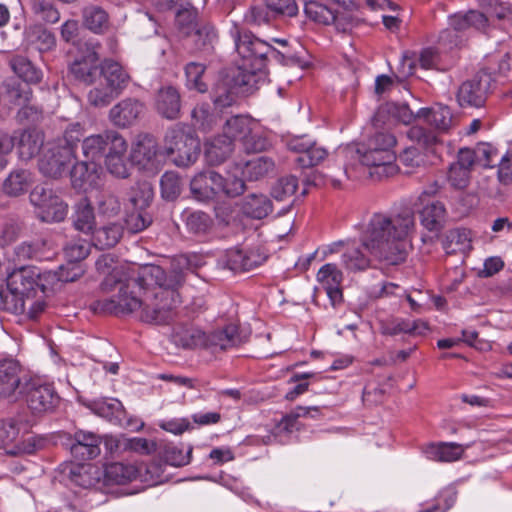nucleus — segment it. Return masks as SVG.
I'll list each match as a JSON object with an SVG mask.
<instances>
[{
    "instance_id": "obj_9",
    "label": "nucleus",
    "mask_w": 512,
    "mask_h": 512,
    "mask_svg": "<svg viewBox=\"0 0 512 512\" xmlns=\"http://www.w3.org/2000/svg\"><path fill=\"white\" fill-rule=\"evenodd\" d=\"M19 394L23 395L29 409L35 414L52 412L60 401L54 386L39 378L25 380Z\"/></svg>"
},
{
    "instance_id": "obj_7",
    "label": "nucleus",
    "mask_w": 512,
    "mask_h": 512,
    "mask_svg": "<svg viewBox=\"0 0 512 512\" xmlns=\"http://www.w3.org/2000/svg\"><path fill=\"white\" fill-rule=\"evenodd\" d=\"M245 190V183L241 178H224L219 173L208 170L196 174L190 181V191L198 201H210L223 195L234 198Z\"/></svg>"
},
{
    "instance_id": "obj_17",
    "label": "nucleus",
    "mask_w": 512,
    "mask_h": 512,
    "mask_svg": "<svg viewBox=\"0 0 512 512\" xmlns=\"http://www.w3.org/2000/svg\"><path fill=\"white\" fill-rule=\"evenodd\" d=\"M102 469L105 488L129 484L140 477L142 471V467L124 462L107 463Z\"/></svg>"
},
{
    "instance_id": "obj_56",
    "label": "nucleus",
    "mask_w": 512,
    "mask_h": 512,
    "mask_svg": "<svg viewBox=\"0 0 512 512\" xmlns=\"http://www.w3.org/2000/svg\"><path fill=\"white\" fill-rule=\"evenodd\" d=\"M161 195L165 200L173 201L181 193V181L177 173L165 172L160 179Z\"/></svg>"
},
{
    "instance_id": "obj_41",
    "label": "nucleus",
    "mask_w": 512,
    "mask_h": 512,
    "mask_svg": "<svg viewBox=\"0 0 512 512\" xmlns=\"http://www.w3.org/2000/svg\"><path fill=\"white\" fill-rule=\"evenodd\" d=\"M82 15L84 26L96 34L104 33L109 27L108 13L100 6H87Z\"/></svg>"
},
{
    "instance_id": "obj_62",
    "label": "nucleus",
    "mask_w": 512,
    "mask_h": 512,
    "mask_svg": "<svg viewBox=\"0 0 512 512\" xmlns=\"http://www.w3.org/2000/svg\"><path fill=\"white\" fill-rule=\"evenodd\" d=\"M129 213L125 218V224L129 232L139 233L145 230L152 223V217L148 214L145 209L138 210Z\"/></svg>"
},
{
    "instance_id": "obj_8",
    "label": "nucleus",
    "mask_w": 512,
    "mask_h": 512,
    "mask_svg": "<svg viewBox=\"0 0 512 512\" xmlns=\"http://www.w3.org/2000/svg\"><path fill=\"white\" fill-rule=\"evenodd\" d=\"M29 200L36 217L42 222H61L67 215V204L51 188L35 186L29 194Z\"/></svg>"
},
{
    "instance_id": "obj_54",
    "label": "nucleus",
    "mask_w": 512,
    "mask_h": 512,
    "mask_svg": "<svg viewBox=\"0 0 512 512\" xmlns=\"http://www.w3.org/2000/svg\"><path fill=\"white\" fill-rule=\"evenodd\" d=\"M481 8L492 18L512 23V4L500 0H483Z\"/></svg>"
},
{
    "instance_id": "obj_21",
    "label": "nucleus",
    "mask_w": 512,
    "mask_h": 512,
    "mask_svg": "<svg viewBox=\"0 0 512 512\" xmlns=\"http://www.w3.org/2000/svg\"><path fill=\"white\" fill-rule=\"evenodd\" d=\"M69 475L73 483L85 489L95 488L102 490L105 488L103 469L97 465H77L71 468Z\"/></svg>"
},
{
    "instance_id": "obj_53",
    "label": "nucleus",
    "mask_w": 512,
    "mask_h": 512,
    "mask_svg": "<svg viewBox=\"0 0 512 512\" xmlns=\"http://www.w3.org/2000/svg\"><path fill=\"white\" fill-rule=\"evenodd\" d=\"M274 167L275 163L272 158L260 156L246 163L244 173L250 180H258L273 171Z\"/></svg>"
},
{
    "instance_id": "obj_51",
    "label": "nucleus",
    "mask_w": 512,
    "mask_h": 512,
    "mask_svg": "<svg viewBox=\"0 0 512 512\" xmlns=\"http://www.w3.org/2000/svg\"><path fill=\"white\" fill-rule=\"evenodd\" d=\"M119 95V92L100 81L88 92L87 99L91 106L100 108L108 106Z\"/></svg>"
},
{
    "instance_id": "obj_22",
    "label": "nucleus",
    "mask_w": 512,
    "mask_h": 512,
    "mask_svg": "<svg viewBox=\"0 0 512 512\" xmlns=\"http://www.w3.org/2000/svg\"><path fill=\"white\" fill-rule=\"evenodd\" d=\"M238 75L230 79L228 77L219 80L212 88L211 99L216 109L223 110L233 106L237 102V87L246 86L237 82Z\"/></svg>"
},
{
    "instance_id": "obj_4",
    "label": "nucleus",
    "mask_w": 512,
    "mask_h": 512,
    "mask_svg": "<svg viewBox=\"0 0 512 512\" xmlns=\"http://www.w3.org/2000/svg\"><path fill=\"white\" fill-rule=\"evenodd\" d=\"M230 35L239 56L237 82L241 84L251 85L254 76L265 73L271 61L282 65L293 62V56L289 51L277 50L268 42L256 37L250 31L240 29L237 25L231 28Z\"/></svg>"
},
{
    "instance_id": "obj_33",
    "label": "nucleus",
    "mask_w": 512,
    "mask_h": 512,
    "mask_svg": "<svg viewBox=\"0 0 512 512\" xmlns=\"http://www.w3.org/2000/svg\"><path fill=\"white\" fill-rule=\"evenodd\" d=\"M446 215L444 204L440 201H432L420 211V222L427 230L437 232L443 228Z\"/></svg>"
},
{
    "instance_id": "obj_43",
    "label": "nucleus",
    "mask_w": 512,
    "mask_h": 512,
    "mask_svg": "<svg viewBox=\"0 0 512 512\" xmlns=\"http://www.w3.org/2000/svg\"><path fill=\"white\" fill-rule=\"evenodd\" d=\"M422 324L424 329L427 326L418 321H410L403 318H392L380 323V332L383 335L396 336L401 333L414 334L419 329V325Z\"/></svg>"
},
{
    "instance_id": "obj_35",
    "label": "nucleus",
    "mask_w": 512,
    "mask_h": 512,
    "mask_svg": "<svg viewBox=\"0 0 512 512\" xmlns=\"http://www.w3.org/2000/svg\"><path fill=\"white\" fill-rule=\"evenodd\" d=\"M443 249L447 254L465 253L471 249L470 231L466 228L449 230L443 240Z\"/></svg>"
},
{
    "instance_id": "obj_12",
    "label": "nucleus",
    "mask_w": 512,
    "mask_h": 512,
    "mask_svg": "<svg viewBox=\"0 0 512 512\" xmlns=\"http://www.w3.org/2000/svg\"><path fill=\"white\" fill-rule=\"evenodd\" d=\"M74 158L71 148L49 143L39 159V170L44 176L57 179L68 172Z\"/></svg>"
},
{
    "instance_id": "obj_31",
    "label": "nucleus",
    "mask_w": 512,
    "mask_h": 512,
    "mask_svg": "<svg viewBox=\"0 0 512 512\" xmlns=\"http://www.w3.org/2000/svg\"><path fill=\"white\" fill-rule=\"evenodd\" d=\"M25 42L29 48L40 53L51 51L56 46L55 35L41 25L30 26L25 30Z\"/></svg>"
},
{
    "instance_id": "obj_13",
    "label": "nucleus",
    "mask_w": 512,
    "mask_h": 512,
    "mask_svg": "<svg viewBox=\"0 0 512 512\" xmlns=\"http://www.w3.org/2000/svg\"><path fill=\"white\" fill-rule=\"evenodd\" d=\"M162 155L156 138L151 134H140L133 143L130 160L141 169H156L159 164L158 156Z\"/></svg>"
},
{
    "instance_id": "obj_63",
    "label": "nucleus",
    "mask_w": 512,
    "mask_h": 512,
    "mask_svg": "<svg viewBox=\"0 0 512 512\" xmlns=\"http://www.w3.org/2000/svg\"><path fill=\"white\" fill-rule=\"evenodd\" d=\"M477 163L485 168H493L499 160L497 148L489 143H479L475 147Z\"/></svg>"
},
{
    "instance_id": "obj_61",
    "label": "nucleus",
    "mask_w": 512,
    "mask_h": 512,
    "mask_svg": "<svg viewBox=\"0 0 512 512\" xmlns=\"http://www.w3.org/2000/svg\"><path fill=\"white\" fill-rule=\"evenodd\" d=\"M90 253V243L86 240L71 241L64 247V255L68 262L78 264Z\"/></svg>"
},
{
    "instance_id": "obj_39",
    "label": "nucleus",
    "mask_w": 512,
    "mask_h": 512,
    "mask_svg": "<svg viewBox=\"0 0 512 512\" xmlns=\"http://www.w3.org/2000/svg\"><path fill=\"white\" fill-rule=\"evenodd\" d=\"M242 211L251 218L263 219L272 212V203L267 196L252 193L244 198Z\"/></svg>"
},
{
    "instance_id": "obj_27",
    "label": "nucleus",
    "mask_w": 512,
    "mask_h": 512,
    "mask_svg": "<svg viewBox=\"0 0 512 512\" xmlns=\"http://www.w3.org/2000/svg\"><path fill=\"white\" fill-rule=\"evenodd\" d=\"M17 149L19 158L29 161L40 152L44 144V135L36 129H25L19 131L17 136Z\"/></svg>"
},
{
    "instance_id": "obj_2",
    "label": "nucleus",
    "mask_w": 512,
    "mask_h": 512,
    "mask_svg": "<svg viewBox=\"0 0 512 512\" xmlns=\"http://www.w3.org/2000/svg\"><path fill=\"white\" fill-rule=\"evenodd\" d=\"M412 213L403 212L393 217L377 213L369 221L362 245L378 261L397 266L408 257L407 236L414 229Z\"/></svg>"
},
{
    "instance_id": "obj_3",
    "label": "nucleus",
    "mask_w": 512,
    "mask_h": 512,
    "mask_svg": "<svg viewBox=\"0 0 512 512\" xmlns=\"http://www.w3.org/2000/svg\"><path fill=\"white\" fill-rule=\"evenodd\" d=\"M396 137L388 131H376L365 142L355 146H340L335 151V161L342 166L343 173L348 179L350 174L351 160L357 158L359 162L374 171L378 178L389 177L397 172L396 154L394 147Z\"/></svg>"
},
{
    "instance_id": "obj_40",
    "label": "nucleus",
    "mask_w": 512,
    "mask_h": 512,
    "mask_svg": "<svg viewBox=\"0 0 512 512\" xmlns=\"http://www.w3.org/2000/svg\"><path fill=\"white\" fill-rule=\"evenodd\" d=\"M158 453L167 464L181 467L190 463L192 448L188 447L185 451L182 445L160 443Z\"/></svg>"
},
{
    "instance_id": "obj_11",
    "label": "nucleus",
    "mask_w": 512,
    "mask_h": 512,
    "mask_svg": "<svg viewBox=\"0 0 512 512\" xmlns=\"http://www.w3.org/2000/svg\"><path fill=\"white\" fill-rule=\"evenodd\" d=\"M191 338L192 345L213 351L231 349L242 342L239 327L235 324H228L211 332L195 331Z\"/></svg>"
},
{
    "instance_id": "obj_10",
    "label": "nucleus",
    "mask_w": 512,
    "mask_h": 512,
    "mask_svg": "<svg viewBox=\"0 0 512 512\" xmlns=\"http://www.w3.org/2000/svg\"><path fill=\"white\" fill-rule=\"evenodd\" d=\"M494 78L491 73L481 70L472 79L463 82L457 92V101L462 108L484 106L492 89Z\"/></svg>"
},
{
    "instance_id": "obj_55",
    "label": "nucleus",
    "mask_w": 512,
    "mask_h": 512,
    "mask_svg": "<svg viewBox=\"0 0 512 512\" xmlns=\"http://www.w3.org/2000/svg\"><path fill=\"white\" fill-rule=\"evenodd\" d=\"M342 263L349 271H362L369 267V258L360 248H348L342 255Z\"/></svg>"
},
{
    "instance_id": "obj_37",
    "label": "nucleus",
    "mask_w": 512,
    "mask_h": 512,
    "mask_svg": "<svg viewBox=\"0 0 512 512\" xmlns=\"http://www.w3.org/2000/svg\"><path fill=\"white\" fill-rule=\"evenodd\" d=\"M386 116L393 118L397 122H401L405 125L411 124L416 118L417 113L414 114L407 104H400L395 102H389L381 106L375 114L377 122H384Z\"/></svg>"
},
{
    "instance_id": "obj_29",
    "label": "nucleus",
    "mask_w": 512,
    "mask_h": 512,
    "mask_svg": "<svg viewBox=\"0 0 512 512\" xmlns=\"http://www.w3.org/2000/svg\"><path fill=\"white\" fill-rule=\"evenodd\" d=\"M33 182L34 177L30 170L16 168L4 180L3 191L10 197H18L25 194Z\"/></svg>"
},
{
    "instance_id": "obj_57",
    "label": "nucleus",
    "mask_w": 512,
    "mask_h": 512,
    "mask_svg": "<svg viewBox=\"0 0 512 512\" xmlns=\"http://www.w3.org/2000/svg\"><path fill=\"white\" fill-rule=\"evenodd\" d=\"M33 13L46 23L54 24L59 21L60 13L50 0H32Z\"/></svg>"
},
{
    "instance_id": "obj_48",
    "label": "nucleus",
    "mask_w": 512,
    "mask_h": 512,
    "mask_svg": "<svg viewBox=\"0 0 512 512\" xmlns=\"http://www.w3.org/2000/svg\"><path fill=\"white\" fill-rule=\"evenodd\" d=\"M106 143V131L101 134L91 135L83 139L82 151L87 160L96 162L104 157Z\"/></svg>"
},
{
    "instance_id": "obj_32",
    "label": "nucleus",
    "mask_w": 512,
    "mask_h": 512,
    "mask_svg": "<svg viewBox=\"0 0 512 512\" xmlns=\"http://www.w3.org/2000/svg\"><path fill=\"white\" fill-rule=\"evenodd\" d=\"M234 150V143L224 134L214 137L206 144L205 157L210 165L225 162Z\"/></svg>"
},
{
    "instance_id": "obj_25",
    "label": "nucleus",
    "mask_w": 512,
    "mask_h": 512,
    "mask_svg": "<svg viewBox=\"0 0 512 512\" xmlns=\"http://www.w3.org/2000/svg\"><path fill=\"white\" fill-rule=\"evenodd\" d=\"M73 227L85 234L92 235L96 228L94 208L87 197L81 198L75 205L71 216Z\"/></svg>"
},
{
    "instance_id": "obj_36",
    "label": "nucleus",
    "mask_w": 512,
    "mask_h": 512,
    "mask_svg": "<svg viewBox=\"0 0 512 512\" xmlns=\"http://www.w3.org/2000/svg\"><path fill=\"white\" fill-rule=\"evenodd\" d=\"M13 72L23 81L29 84H37L42 80L43 73L27 57L13 56L9 61Z\"/></svg>"
},
{
    "instance_id": "obj_59",
    "label": "nucleus",
    "mask_w": 512,
    "mask_h": 512,
    "mask_svg": "<svg viewBox=\"0 0 512 512\" xmlns=\"http://www.w3.org/2000/svg\"><path fill=\"white\" fill-rule=\"evenodd\" d=\"M84 136V127L76 122L67 126L64 131L63 137L57 139L53 143L60 144L64 146V148H71L72 155H75V148L78 143Z\"/></svg>"
},
{
    "instance_id": "obj_6",
    "label": "nucleus",
    "mask_w": 512,
    "mask_h": 512,
    "mask_svg": "<svg viewBox=\"0 0 512 512\" xmlns=\"http://www.w3.org/2000/svg\"><path fill=\"white\" fill-rule=\"evenodd\" d=\"M201 151L200 140L188 126L177 123L167 129L161 154L180 168L193 165Z\"/></svg>"
},
{
    "instance_id": "obj_38",
    "label": "nucleus",
    "mask_w": 512,
    "mask_h": 512,
    "mask_svg": "<svg viewBox=\"0 0 512 512\" xmlns=\"http://www.w3.org/2000/svg\"><path fill=\"white\" fill-rule=\"evenodd\" d=\"M253 120L246 115H235L226 120L223 126V134L234 143L242 142L253 129Z\"/></svg>"
},
{
    "instance_id": "obj_5",
    "label": "nucleus",
    "mask_w": 512,
    "mask_h": 512,
    "mask_svg": "<svg viewBox=\"0 0 512 512\" xmlns=\"http://www.w3.org/2000/svg\"><path fill=\"white\" fill-rule=\"evenodd\" d=\"M51 272L35 266L13 270L6 279V290L0 287V305L7 312L23 314L26 302L50 290Z\"/></svg>"
},
{
    "instance_id": "obj_28",
    "label": "nucleus",
    "mask_w": 512,
    "mask_h": 512,
    "mask_svg": "<svg viewBox=\"0 0 512 512\" xmlns=\"http://www.w3.org/2000/svg\"><path fill=\"white\" fill-rule=\"evenodd\" d=\"M417 116L441 132L449 130L453 119L450 108L442 104L421 108L418 110Z\"/></svg>"
},
{
    "instance_id": "obj_52",
    "label": "nucleus",
    "mask_w": 512,
    "mask_h": 512,
    "mask_svg": "<svg viewBox=\"0 0 512 512\" xmlns=\"http://www.w3.org/2000/svg\"><path fill=\"white\" fill-rule=\"evenodd\" d=\"M305 15L312 21L328 25L335 21L334 12L317 1H307L304 5Z\"/></svg>"
},
{
    "instance_id": "obj_16",
    "label": "nucleus",
    "mask_w": 512,
    "mask_h": 512,
    "mask_svg": "<svg viewBox=\"0 0 512 512\" xmlns=\"http://www.w3.org/2000/svg\"><path fill=\"white\" fill-rule=\"evenodd\" d=\"M144 108V104L138 99L126 98L110 109L109 119L117 127H130L139 119Z\"/></svg>"
},
{
    "instance_id": "obj_23",
    "label": "nucleus",
    "mask_w": 512,
    "mask_h": 512,
    "mask_svg": "<svg viewBox=\"0 0 512 512\" xmlns=\"http://www.w3.org/2000/svg\"><path fill=\"white\" fill-rule=\"evenodd\" d=\"M469 445H462L455 442H439L428 444L423 452L432 461L454 462L462 458Z\"/></svg>"
},
{
    "instance_id": "obj_1",
    "label": "nucleus",
    "mask_w": 512,
    "mask_h": 512,
    "mask_svg": "<svg viewBox=\"0 0 512 512\" xmlns=\"http://www.w3.org/2000/svg\"><path fill=\"white\" fill-rule=\"evenodd\" d=\"M120 274L119 269H113L100 285L103 292L117 289L118 294L93 301L92 311L120 316L140 310V319L146 323L165 324L172 320L174 309L180 304L179 274L167 275L158 265L141 266L124 280Z\"/></svg>"
},
{
    "instance_id": "obj_46",
    "label": "nucleus",
    "mask_w": 512,
    "mask_h": 512,
    "mask_svg": "<svg viewBox=\"0 0 512 512\" xmlns=\"http://www.w3.org/2000/svg\"><path fill=\"white\" fill-rule=\"evenodd\" d=\"M95 204L99 216L104 218H113L121 211V203L118 197L110 191H99Z\"/></svg>"
},
{
    "instance_id": "obj_44",
    "label": "nucleus",
    "mask_w": 512,
    "mask_h": 512,
    "mask_svg": "<svg viewBox=\"0 0 512 512\" xmlns=\"http://www.w3.org/2000/svg\"><path fill=\"white\" fill-rule=\"evenodd\" d=\"M95 245L99 249H109L114 247L123 235V227L119 223H110L99 229H95L94 233Z\"/></svg>"
},
{
    "instance_id": "obj_45",
    "label": "nucleus",
    "mask_w": 512,
    "mask_h": 512,
    "mask_svg": "<svg viewBox=\"0 0 512 512\" xmlns=\"http://www.w3.org/2000/svg\"><path fill=\"white\" fill-rule=\"evenodd\" d=\"M186 77V86L190 90H196L199 93L208 91V85L202 80L206 71V65L200 62H189L184 68Z\"/></svg>"
},
{
    "instance_id": "obj_26",
    "label": "nucleus",
    "mask_w": 512,
    "mask_h": 512,
    "mask_svg": "<svg viewBox=\"0 0 512 512\" xmlns=\"http://www.w3.org/2000/svg\"><path fill=\"white\" fill-rule=\"evenodd\" d=\"M98 77L106 85L121 93L128 85L130 76L124 68L113 60H105L100 65Z\"/></svg>"
},
{
    "instance_id": "obj_24",
    "label": "nucleus",
    "mask_w": 512,
    "mask_h": 512,
    "mask_svg": "<svg viewBox=\"0 0 512 512\" xmlns=\"http://www.w3.org/2000/svg\"><path fill=\"white\" fill-rule=\"evenodd\" d=\"M155 105L162 117L169 120L177 119L181 110L179 91L173 86L162 87L157 93Z\"/></svg>"
},
{
    "instance_id": "obj_14",
    "label": "nucleus",
    "mask_w": 512,
    "mask_h": 512,
    "mask_svg": "<svg viewBox=\"0 0 512 512\" xmlns=\"http://www.w3.org/2000/svg\"><path fill=\"white\" fill-rule=\"evenodd\" d=\"M69 441L70 453L77 461H88L101 453V437L93 432L77 430Z\"/></svg>"
},
{
    "instance_id": "obj_47",
    "label": "nucleus",
    "mask_w": 512,
    "mask_h": 512,
    "mask_svg": "<svg viewBox=\"0 0 512 512\" xmlns=\"http://www.w3.org/2000/svg\"><path fill=\"white\" fill-rule=\"evenodd\" d=\"M153 199V190L148 182H137L128 192V201L134 209L143 210Z\"/></svg>"
},
{
    "instance_id": "obj_49",
    "label": "nucleus",
    "mask_w": 512,
    "mask_h": 512,
    "mask_svg": "<svg viewBox=\"0 0 512 512\" xmlns=\"http://www.w3.org/2000/svg\"><path fill=\"white\" fill-rule=\"evenodd\" d=\"M193 126L203 132H208L216 125L217 117L211 111L208 103H200L191 112Z\"/></svg>"
},
{
    "instance_id": "obj_15",
    "label": "nucleus",
    "mask_w": 512,
    "mask_h": 512,
    "mask_svg": "<svg viewBox=\"0 0 512 512\" xmlns=\"http://www.w3.org/2000/svg\"><path fill=\"white\" fill-rule=\"evenodd\" d=\"M288 148L298 154L295 161L302 168L316 166L328 157V151L324 147L305 137L290 140Z\"/></svg>"
},
{
    "instance_id": "obj_34",
    "label": "nucleus",
    "mask_w": 512,
    "mask_h": 512,
    "mask_svg": "<svg viewBox=\"0 0 512 512\" xmlns=\"http://www.w3.org/2000/svg\"><path fill=\"white\" fill-rule=\"evenodd\" d=\"M182 217L188 232L197 237L207 236L213 229L214 221L206 212L186 210Z\"/></svg>"
},
{
    "instance_id": "obj_60",
    "label": "nucleus",
    "mask_w": 512,
    "mask_h": 512,
    "mask_svg": "<svg viewBox=\"0 0 512 512\" xmlns=\"http://www.w3.org/2000/svg\"><path fill=\"white\" fill-rule=\"evenodd\" d=\"M317 279L323 288L341 286L343 274L336 264L327 263L319 269Z\"/></svg>"
},
{
    "instance_id": "obj_20",
    "label": "nucleus",
    "mask_w": 512,
    "mask_h": 512,
    "mask_svg": "<svg viewBox=\"0 0 512 512\" xmlns=\"http://www.w3.org/2000/svg\"><path fill=\"white\" fill-rule=\"evenodd\" d=\"M176 25L183 35L190 36L194 32L196 43L201 42L199 49H206L211 45L214 33L206 27L196 29V14L189 9L179 10L176 14Z\"/></svg>"
},
{
    "instance_id": "obj_58",
    "label": "nucleus",
    "mask_w": 512,
    "mask_h": 512,
    "mask_svg": "<svg viewBox=\"0 0 512 512\" xmlns=\"http://www.w3.org/2000/svg\"><path fill=\"white\" fill-rule=\"evenodd\" d=\"M298 188V179L293 175L280 178L272 187L271 195L277 201H284L293 196Z\"/></svg>"
},
{
    "instance_id": "obj_30",
    "label": "nucleus",
    "mask_w": 512,
    "mask_h": 512,
    "mask_svg": "<svg viewBox=\"0 0 512 512\" xmlns=\"http://www.w3.org/2000/svg\"><path fill=\"white\" fill-rule=\"evenodd\" d=\"M88 408L96 415L115 424L121 423L125 414L121 401L116 398L93 400L88 404Z\"/></svg>"
},
{
    "instance_id": "obj_50",
    "label": "nucleus",
    "mask_w": 512,
    "mask_h": 512,
    "mask_svg": "<svg viewBox=\"0 0 512 512\" xmlns=\"http://www.w3.org/2000/svg\"><path fill=\"white\" fill-rule=\"evenodd\" d=\"M399 162L401 163L405 174H412L417 169L425 168L426 156L420 151L418 147L411 146L406 148L399 155Z\"/></svg>"
},
{
    "instance_id": "obj_64",
    "label": "nucleus",
    "mask_w": 512,
    "mask_h": 512,
    "mask_svg": "<svg viewBox=\"0 0 512 512\" xmlns=\"http://www.w3.org/2000/svg\"><path fill=\"white\" fill-rule=\"evenodd\" d=\"M274 14L267 6H252L244 15V21L252 26L269 25Z\"/></svg>"
},
{
    "instance_id": "obj_18",
    "label": "nucleus",
    "mask_w": 512,
    "mask_h": 512,
    "mask_svg": "<svg viewBox=\"0 0 512 512\" xmlns=\"http://www.w3.org/2000/svg\"><path fill=\"white\" fill-rule=\"evenodd\" d=\"M21 365L14 359L0 360V399L13 398L21 390Z\"/></svg>"
},
{
    "instance_id": "obj_42",
    "label": "nucleus",
    "mask_w": 512,
    "mask_h": 512,
    "mask_svg": "<svg viewBox=\"0 0 512 512\" xmlns=\"http://www.w3.org/2000/svg\"><path fill=\"white\" fill-rule=\"evenodd\" d=\"M4 89L10 103L19 106L33 100V91L29 83L16 78H9L4 82Z\"/></svg>"
},
{
    "instance_id": "obj_19",
    "label": "nucleus",
    "mask_w": 512,
    "mask_h": 512,
    "mask_svg": "<svg viewBox=\"0 0 512 512\" xmlns=\"http://www.w3.org/2000/svg\"><path fill=\"white\" fill-rule=\"evenodd\" d=\"M98 53L94 47L88 48L85 54L75 58L70 65V72L73 76L86 83L92 84L96 81L100 71Z\"/></svg>"
}]
</instances>
